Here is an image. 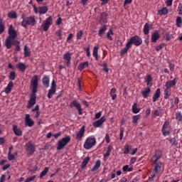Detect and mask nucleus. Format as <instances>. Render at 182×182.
<instances>
[{"instance_id": "6", "label": "nucleus", "mask_w": 182, "mask_h": 182, "mask_svg": "<svg viewBox=\"0 0 182 182\" xmlns=\"http://www.w3.org/2000/svg\"><path fill=\"white\" fill-rule=\"evenodd\" d=\"M94 146H96V138L93 136L87 137L84 143V149L89 150Z\"/></svg>"}, {"instance_id": "29", "label": "nucleus", "mask_w": 182, "mask_h": 182, "mask_svg": "<svg viewBox=\"0 0 182 182\" xmlns=\"http://www.w3.org/2000/svg\"><path fill=\"white\" fill-rule=\"evenodd\" d=\"M48 11H49V9L46 6H40L38 8V14L40 15H43V14H46V12H48Z\"/></svg>"}, {"instance_id": "18", "label": "nucleus", "mask_w": 182, "mask_h": 182, "mask_svg": "<svg viewBox=\"0 0 182 182\" xmlns=\"http://www.w3.org/2000/svg\"><path fill=\"white\" fill-rule=\"evenodd\" d=\"M85 126H82L80 131L77 132V134H76V139L77 140H82V138L85 136Z\"/></svg>"}, {"instance_id": "40", "label": "nucleus", "mask_w": 182, "mask_h": 182, "mask_svg": "<svg viewBox=\"0 0 182 182\" xmlns=\"http://www.w3.org/2000/svg\"><path fill=\"white\" fill-rule=\"evenodd\" d=\"M130 150H132V146L129 144H125L123 150L124 154H129Z\"/></svg>"}, {"instance_id": "25", "label": "nucleus", "mask_w": 182, "mask_h": 182, "mask_svg": "<svg viewBox=\"0 0 182 182\" xmlns=\"http://www.w3.org/2000/svg\"><path fill=\"white\" fill-rule=\"evenodd\" d=\"M106 31H107V26L103 25L101 26L98 31V35L102 38L105 33H106Z\"/></svg>"}, {"instance_id": "49", "label": "nucleus", "mask_w": 182, "mask_h": 182, "mask_svg": "<svg viewBox=\"0 0 182 182\" xmlns=\"http://www.w3.org/2000/svg\"><path fill=\"white\" fill-rule=\"evenodd\" d=\"M153 80V77H151V75H148L146 76V78L145 80V82H146L147 86L150 85V82Z\"/></svg>"}, {"instance_id": "22", "label": "nucleus", "mask_w": 182, "mask_h": 182, "mask_svg": "<svg viewBox=\"0 0 182 182\" xmlns=\"http://www.w3.org/2000/svg\"><path fill=\"white\" fill-rule=\"evenodd\" d=\"M13 132L14 134L18 137L22 136V130L18 128V125H13Z\"/></svg>"}, {"instance_id": "52", "label": "nucleus", "mask_w": 182, "mask_h": 182, "mask_svg": "<svg viewBox=\"0 0 182 182\" xmlns=\"http://www.w3.org/2000/svg\"><path fill=\"white\" fill-rule=\"evenodd\" d=\"M5 31V24L2 23V21H0V35H2L4 32Z\"/></svg>"}, {"instance_id": "21", "label": "nucleus", "mask_w": 182, "mask_h": 182, "mask_svg": "<svg viewBox=\"0 0 182 182\" xmlns=\"http://www.w3.org/2000/svg\"><path fill=\"white\" fill-rule=\"evenodd\" d=\"M12 87H14V82L9 81L7 86L5 87L4 92L6 95H9V93H11V91L12 90Z\"/></svg>"}, {"instance_id": "8", "label": "nucleus", "mask_w": 182, "mask_h": 182, "mask_svg": "<svg viewBox=\"0 0 182 182\" xmlns=\"http://www.w3.org/2000/svg\"><path fill=\"white\" fill-rule=\"evenodd\" d=\"M70 107H75L80 116H82V114H83V109H82V105H80V103H79L76 100H73L70 103Z\"/></svg>"}, {"instance_id": "44", "label": "nucleus", "mask_w": 182, "mask_h": 182, "mask_svg": "<svg viewBox=\"0 0 182 182\" xmlns=\"http://www.w3.org/2000/svg\"><path fill=\"white\" fill-rule=\"evenodd\" d=\"M161 159V155L156 154L153 156L151 161L152 162H161L159 160Z\"/></svg>"}, {"instance_id": "57", "label": "nucleus", "mask_w": 182, "mask_h": 182, "mask_svg": "<svg viewBox=\"0 0 182 182\" xmlns=\"http://www.w3.org/2000/svg\"><path fill=\"white\" fill-rule=\"evenodd\" d=\"M55 33L58 36L59 39L62 40V28H60L58 31H57Z\"/></svg>"}, {"instance_id": "35", "label": "nucleus", "mask_w": 182, "mask_h": 182, "mask_svg": "<svg viewBox=\"0 0 182 182\" xmlns=\"http://www.w3.org/2000/svg\"><path fill=\"white\" fill-rule=\"evenodd\" d=\"M31 56V49L28 46H24V58H29Z\"/></svg>"}, {"instance_id": "30", "label": "nucleus", "mask_w": 182, "mask_h": 182, "mask_svg": "<svg viewBox=\"0 0 182 182\" xmlns=\"http://www.w3.org/2000/svg\"><path fill=\"white\" fill-rule=\"evenodd\" d=\"M167 14H168V9H167V7H164L158 10V15H160L161 16H163V15H167Z\"/></svg>"}, {"instance_id": "11", "label": "nucleus", "mask_w": 182, "mask_h": 182, "mask_svg": "<svg viewBox=\"0 0 182 182\" xmlns=\"http://www.w3.org/2000/svg\"><path fill=\"white\" fill-rule=\"evenodd\" d=\"M178 82V77H176L173 80H171L166 82L165 87H166L167 89L171 90V88L173 86H176V85H177Z\"/></svg>"}, {"instance_id": "58", "label": "nucleus", "mask_w": 182, "mask_h": 182, "mask_svg": "<svg viewBox=\"0 0 182 182\" xmlns=\"http://www.w3.org/2000/svg\"><path fill=\"white\" fill-rule=\"evenodd\" d=\"M87 53V57L90 58V47L88 46L87 48L84 49Z\"/></svg>"}, {"instance_id": "43", "label": "nucleus", "mask_w": 182, "mask_h": 182, "mask_svg": "<svg viewBox=\"0 0 182 182\" xmlns=\"http://www.w3.org/2000/svg\"><path fill=\"white\" fill-rule=\"evenodd\" d=\"M55 93H56V90L50 88L48 90V95H47V97L48 99H52V96H53V95H55Z\"/></svg>"}, {"instance_id": "5", "label": "nucleus", "mask_w": 182, "mask_h": 182, "mask_svg": "<svg viewBox=\"0 0 182 182\" xmlns=\"http://www.w3.org/2000/svg\"><path fill=\"white\" fill-rule=\"evenodd\" d=\"M52 25H53V17L50 16L43 22L41 28L44 32H48Z\"/></svg>"}, {"instance_id": "64", "label": "nucleus", "mask_w": 182, "mask_h": 182, "mask_svg": "<svg viewBox=\"0 0 182 182\" xmlns=\"http://www.w3.org/2000/svg\"><path fill=\"white\" fill-rule=\"evenodd\" d=\"M150 113H151V109H150V108H148V109L145 111L146 117H149L150 116Z\"/></svg>"}, {"instance_id": "23", "label": "nucleus", "mask_w": 182, "mask_h": 182, "mask_svg": "<svg viewBox=\"0 0 182 182\" xmlns=\"http://www.w3.org/2000/svg\"><path fill=\"white\" fill-rule=\"evenodd\" d=\"M100 166H102V161H100V159H98L96 161L95 164L91 169V171L92 173H94V171H97V170H99V168H100Z\"/></svg>"}, {"instance_id": "60", "label": "nucleus", "mask_w": 182, "mask_h": 182, "mask_svg": "<svg viewBox=\"0 0 182 182\" xmlns=\"http://www.w3.org/2000/svg\"><path fill=\"white\" fill-rule=\"evenodd\" d=\"M165 4L166 6H171L173 5V0H166Z\"/></svg>"}, {"instance_id": "47", "label": "nucleus", "mask_w": 182, "mask_h": 182, "mask_svg": "<svg viewBox=\"0 0 182 182\" xmlns=\"http://www.w3.org/2000/svg\"><path fill=\"white\" fill-rule=\"evenodd\" d=\"M168 68L171 70V72H174V69L176 68V64H174L173 61H168Z\"/></svg>"}, {"instance_id": "36", "label": "nucleus", "mask_w": 182, "mask_h": 182, "mask_svg": "<svg viewBox=\"0 0 182 182\" xmlns=\"http://www.w3.org/2000/svg\"><path fill=\"white\" fill-rule=\"evenodd\" d=\"M19 43L20 42L18 41H14L12 43V45H14V46H16L14 48L15 52L18 53L21 50V46H19Z\"/></svg>"}, {"instance_id": "59", "label": "nucleus", "mask_w": 182, "mask_h": 182, "mask_svg": "<svg viewBox=\"0 0 182 182\" xmlns=\"http://www.w3.org/2000/svg\"><path fill=\"white\" fill-rule=\"evenodd\" d=\"M50 89L56 90V82H55V80H53L51 82Z\"/></svg>"}, {"instance_id": "34", "label": "nucleus", "mask_w": 182, "mask_h": 182, "mask_svg": "<svg viewBox=\"0 0 182 182\" xmlns=\"http://www.w3.org/2000/svg\"><path fill=\"white\" fill-rule=\"evenodd\" d=\"M98 50H99V46H95L93 48L92 56H94V58H95L96 60H99V56H98V55H97Z\"/></svg>"}, {"instance_id": "33", "label": "nucleus", "mask_w": 182, "mask_h": 182, "mask_svg": "<svg viewBox=\"0 0 182 182\" xmlns=\"http://www.w3.org/2000/svg\"><path fill=\"white\" fill-rule=\"evenodd\" d=\"M12 150H14V146H10L8 153V159L10 161H12V160H15V155L11 154Z\"/></svg>"}, {"instance_id": "27", "label": "nucleus", "mask_w": 182, "mask_h": 182, "mask_svg": "<svg viewBox=\"0 0 182 182\" xmlns=\"http://www.w3.org/2000/svg\"><path fill=\"white\" fill-rule=\"evenodd\" d=\"M130 48H132V46L129 43H127L125 48L121 50L120 55L124 56V55H126V53L129 52V49Z\"/></svg>"}, {"instance_id": "45", "label": "nucleus", "mask_w": 182, "mask_h": 182, "mask_svg": "<svg viewBox=\"0 0 182 182\" xmlns=\"http://www.w3.org/2000/svg\"><path fill=\"white\" fill-rule=\"evenodd\" d=\"M89 160H90V157L87 156L82 162L81 168H85L86 166H87V163H89Z\"/></svg>"}, {"instance_id": "53", "label": "nucleus", "mask_w": 182, "mask_h": 182, "mask_svg": "<svg viewBox=\"0 0 182 182\" xmlns=\"http://www.w3.org/2000/svg\"><path fill=\"white\" fill-rule=\"evenodd\" d=\"M176 119L178 122H182V114L181 112H176Z\"/></svg>"}, {"instance_id": "32", "label": "nucleus", "mask_w": 182, "mask_h": 182, "mask_svg": "<svg viewBox=\"0 0 182 182\" xmlns=\"http://www.w3.org/2000/svg\"><path fill=\"white\" fill-rule=\"evenodd\" d=\"M164 99H168V97L171 96V90L166 87L164 90Z\"/></svg>"}, {"instance_id": "9", "label": "nucleus", "mask_w": 182, "mask_h": 182, "mask_svg": "<svg viewBox=\"0 0 182 182\" xmlns=\"http://www.w3.org/2000/svg\"><path fill=\"white\" fill-rule=\"evenodd\" d=\"M67 68H70V62L72 60V53L67 52L63 55V58Z\"/></svg>"}, {"instance_id": "14", "label": "nucleus", "mask_w": 182, "mask_h": 182, "mask_svg": "<svg viewBox=\"0 0 182 182\" xmlns=\"http://www.w3.org/2000/svg\"><path fill=\"white\" fill-rule=\"evenodd\" d=\"M105 122H106V117H105V116H103L100 119L92 123V126L94 127H100V126H102V124H103V123H105Z\"/></svg>"}, {"instance_id": "1", "label": "nucleus", "mask_w": 182, "mask_h": 182, "mask_svg": "<svg viewBox=\"0 0 182 182\" xmlns=\"http://www.w3.org/2000/svg\"><path fill=\"white\" fill-rule=\"evenodd\" d=\"M39 80L38 75L33 76L31 80V87L32 93L30 95V99L28 102L27 109H32L36 105V92H38Z\"/></svg>"}, {"instance_id": "56", "label": "nucleus", "mask_w": 182, "mask_h": 182, "mask_svg": "<svg viewBox=\"0 0 182 182\" xmlns=\"http://www.w3.org/2000/svg\"><path fill=\"white\" fill-rule=\"evenodd\" d=\"M124 133V128L121 127L120 128V134H119V140H123Z\"/></svg>"}, {"instance_id": "61", "label": "nucleus", "mask_w": 182, "mask_h": 182, "mask_svg": "<svg viewBox=\"0 0 182 182\" xmlns=\"http://www.w3.org/2000/svg\"><path fill=\"white\" fill-rule=\"evenodd\" d=\"M163 48H164V44H161L156 47V50L159 52V50H161Z\"/></svg>"}, {"instance_id": "39", "label": "nucleus", "mask_w": 182, "mask_h": 182, "mask_svg": "<svg viewBox=\"0 0 182 182\" xmlns=\"http://www.w3.org/2000/svg\"><path fill=\"white\" fill-rule=\"evenodd\" d=\"M113 35H114V33H113V29L110 28L107 33V38L108 41H113V38L112 37Z\"/></svg>"}, {"instance_id": "51", "label": "nucleus", "mask_w": 182, "mask_h": 182, "mask_svg": "<svg viewBox=\"0 0 182 182\" xmlns=\"http://www.w3.org/2000/svg\"><path fill=\"white\" fill-rule=\"evenodd\" d=\"M82 36H83V31L80 30L77 32V41H80V39H82Z\"/></svg>"}, {"instance_id": "7", "label": "nucleus", "mask_w": 182, "mask_h": 182, "mask_svg": "<svg viewBox=\"0 0 182 182\" xmlns=\"http://www.w3.org/2000/svg\"><path fill=\"white\" fill-rule=\"evenodd\" d=\"M127 43L131 46V48L132 45L140 46L143 43V39L139 36H134L129 38Z\"/></svg>"}, {"instance_id": "19", "label": "nucleus", "mask_w": 182, "mask_h": 182, "mask_svg": "<svg viewBox=\"0 0 182 182\" xmlns=\"http://www.w3.org/2000/svg\"><path fill=\"white\" fill-rule=\"evenodd\" d=\"M50 79H49V76L48 75H44L42 78V83H43V86H44L46 87V89H48V87H49V84H50Z\"/></svg>"}, {"instance_id": "12", "label": "nucleus", "mask_w": 182, "mask_h": 182, "mask_svg": "<svg viewBox=\"0 0 182 182\" xmlns=\"http://www.w3.org/2000/svg\"><path fill=\"white\" fill-rule=\"evenodd\" d=\"M152 167L154 168V171L156 174H159L161 171V167H163V163L161 162H152Z\"/></svg>"}, {"instance_id": "48", "label": "nucleus", "mask_w": 182, "mask_h": 182, "mask_svg": "<svg viewBox=\"0 0 182 182\" xmlns=\"http://www.w3.org/2000/svg\"><path fill=\"white\" fill-rule=\"evenodd\" d=\"M16 77V73H15V71L10 72L9 79L10 80H15Z\"/></svg>"}, {"instance_id": "63", "label": "nucleus", "mask_w": 182, "mask_h": 182, "mask_svg": "<svg viewBox=\"0 0 182 182\" xmlns=\"http://www.w3.org/2000/svg\"><path fill=\"white\" fill-rule=\"evenodd\" d=\"M137 160V158L136 157H132L131 159H130V161H129V164H134L136 163Z\"/></svg>"}, {"instance_id": "17", "label": "nucleus", "mask_w": 182, "mask_h": 182, "mask_svg": "<svg viewBox=\"0 0 182 182\" xmlns=\"http://www.w3.org/2000/svg\"><path fill=\"white\" fill-rule=\"evenodd\" d=\"M159 39H160V33H159V31L157 30H156L151 34V41L152 43H156V42H157V41H159Z\"/></svg>"}, {"instance_id": "15", "label": "nucleus", "mask_w": 182, "mask_h": 182, "mask_svg": "<svg viewBox=\"0 0 182 182\" xmlns=\"http://www.w3.org/2000/svg\"><path fill=\"white\" fill-rule=\"evenodd\" d=\"M25 123L28 127H32V126L35 124V122H33V119H31V115H29V114H26Z\"/></svg>"}, {"instance_id": "54", "label": "nucleus", "mask_w": 182, "mask_h": 182, "mask_svg": "<svg viewBox=\"0 0 182 182\" xmlns=\"http://www.w3.org/2000/svg\"><path fill=\"white\" fill-rule=\"evenodd\" d=\"M161 108L158 107L154 112V116H160L161 113Z\"/></svg>"}, {"instance_id": "46", "label": "nucleus", "mask_w": 182, "mask_h": 182, "mask_svg": "<svg viewBox=\"0 0 182 182\" xmlns=\"http://www.w3.org/2000/svg\"><path fill=\"white\" fill-rule=\"evenodd\" d=\"M48 171H49V168L45 167L43 171L40 173V178L45 177L48 174Z\"/></svg>"}, {"instance_id": "41", "label": "nucleus", "mask_w": 182, "mask_h": 182, "mask_svg": "<svg viewBox=\"0 0 182 182\" xmlns=\"http://www.w3.org/2000/svg\"><path fill=\"white\" fill-rule=\"evenodd\" d=\"M139 120H140V114L134 115L132 117V123H134L136 126L139 124Z\"/></svg>"}, {"instance_id": "42", "label": "nucleus", "mask_w": 182, "mask_h": 182, "mask_svg": "<svg viewBox=\"0 0 182 182\" xmlns=\"http://www.w3.org/2000/svg\"><path fill=\"white\" fill-rule=\"evenodd\" d=\"M110 96H111L112 100H116V97H117V95H116V88L111 89Z\"/></svg>"}, {"instance_id": "20", "label": "nucleus", "mask_w": 182, "mask_h": 182, "mask_svg": "<svg viewBox=\"0 0 182 182\" xmlns=\"http://www.w3.org/2000/svg\"><path fill=\"white\" fill-rule=\"evenodd\" d=\"M107 16L109 15L106 12H102L100 15V23H107Z\"/></svg>"}, {"instance_id": "26", "label": "nucleus", "mask_w": 182, "mask_h": 182, "mask_svg": "<svg viewBox=\"0 0 182 182\" xmlns=\"http://www.w3.org/2000/svg\"><path fill=\"white\" fill-rule=\"evenodd\" d=\"M151 92V90L150 89V87H146L143 91H141V95H142L144 99H147V97H149Z\"/></svg>"}, {"instance_id": "13", "label": "nucleus", "mask_w": 182, "mask_h": 182, "mask_svg": "<svg viewBox=\"0 0 182 182\" xmlns=\"http://www.w3.org/2000/svg\"><path fill=\"white\" fill-rule=\"evenodd\" d=\"M170 123L168 121H166L164 122V124L162 126L161 132L163 136L166 137V136H168L170 134V131L168 130V126Z\"/></svg>"}, {"instance_id": "4", "label": "nucleus", "mask_w": 182, "mask_h": 182, "mask_svg": "<svg viewBox=\"0 0 182 182\" xmlns=\"http://www.w3.org/2000/svg\"><path fill=\"white\" fill-rule=\"evenodd\" d=\"M70 142V136H66L65 137L58 141L56 150H62Z\"/></svg>"}, {"instance_id": "16", "label": "nucleus", "mask_w": 182, "mask_h": 182, "mask_svg": "<svg viewBox=\"0 0 182 182\" xmlns=\"http://www.w3.org/2000/svg\"><path fill=\"white\" fill-rule=\"evenodd\" d=\"M151 29H153V24L150 23H146L144 26V35H149L150 33Z\"/></svg>"}, {"instance_id": "50", "label": "nucleus", "mask_w": 182, "mask_h": 182, "mask_svg": "<svg viewBox=\"0 0 182 182\" xmlns=\"http://www.w3.org/2000/svg\"><path fill=\"white\" fill-rule=\"evenodd\" d=\"M181 23H182L181 17L178 16V17L176 18V26H177L178 28H181Z\"/></svg>"}, {"instance_id": "62", "label": "nucleus", "mask_w": 182, "mask_h": 182, "mask_svg": "<svg viewBox=\"0 0 182 182\" xmlns=\"http://www.w3.org/2000/svg\"><path fill=\"white\" fill-rule=\"evenodd\" d=\"M178 15H182V6H181V4H179V5L178 6Z\"/></svg>"}, {"instance_id": "38", "label": "nucleus", "mask_w": 182, "mask_h": 182, "mask_svg": "<svg viewBox=\"0 0 182 182\" xmlns=\"http://www.w3.org/2000/svg\"><path fill=\"white\" fill-rule=\"evenodd\" d=\"M132 113L134 114H137V113H140V109L137 107V103H134L132 105Z\"/></svg>"}, {"instance_id": "55", "label": "nucleus", "mask_w": 182, "mask_h": 182, "mask_svg": "<svg viewBox=\"0 0 182 182\" xmlns=\"http://www.w3.org/2000/svg\"><path fill=\"white\" fill-rule=\"evenodd\" d=\"M171 146H177V140L176 139V137H173L169 140Z\"/></svg>"}, {"instance_id": "2", "label": "nucleus", "mask_w": 182, "mask_h": 182, "mask_svg": "<svg viewBox=\"0 0 182 182\" xmlns=\"http://www.w3.org/2000/svg\"><path fill=\"white\" fill-rule=\"evenodd\" d=\"M9 36L6 37L5 41V46L6 49L12 48V43L15 42V39L18 37V33L14 28L13 25H10L8 30Z\"/></svg>"}, {"instance_id": "3", "label": "nucleus", "mask_w": 182, "mask_h": 182, "mask_svg": "<svg viewBox=\"0 0 182 182\" xmlns=\"http://www.w3.org/2000/svg\"><path fill=\"white\" fill-rule=\"evenodd\" d=\"M21 18L23 21H21V26L25 28L26 29L28 26H35L36 25V19H35V16H30L28 17L25 18V14L21 15Z\"/></svg>"}, {"instance_id": "24", "label": "nucleus", "mask_w": 182, "mask_h": 182, "mask_svg": "<svg viewBox=\"0 0 182 182\" xmlns=\"http://www.w3.org/2000/svg\"><path fill=\"white\" fill-rule=\"evenodd\" d=\"M160 95H161V91H160V88H158L156 90L152 97V100L154 103L157 102V100L159 99V97H160Z\"/></svg>"}, {"instance_id": "31", "label": "nucleus", "mask_w": 182, "mask_h": 182, "mask_svg": "<svg viewBox=\"0 0 182 182\" xmlns=\"http://www.w3.org/2000/svg\"><path fill=\"white\" fill-rule=\"evenodd\" d=\"M16 68L18 69L20 72H25V70H26V65L23 63H18L16 65Z\"/></svg>"}, {"instance_id": "37", "label": "nucleus", "mask_w": 182, "mask_h": 182, "mask_svg": "<svg viewBox=\"0 0 182 182\" xmlns=\"http://www.w3.org/2000/svg\"><path fill=\"white\" fill-rule=\"evenodd\" d=\"M7 16H8V18H10L11 19H16V18H18V15L16 14V12L14 11L9 12Z\"/></svg>"}, {"instance_id": "10", "label": "nucleus", "mask_w": 182, "mask_h": 182, "mask_svg": "<svg viewBox=\"0 0 182 182\" xmlns=\"http://www.w3.org/2000/svg\"><path fill=\"white\" fill-rule=\"evenodd\" d=\"M26 150L27 151V156H32L35 153V145L28 142L26 144Z\"/></svg>"}, {"instance_id": "28", "label": "nucleus", "mask_w": 182, "mask_h": 182, "mask_svg": "<svg viewBox=\"0 0 182 182\" xmlns=\"http://www.w3.org/2000/svg\"><path fill=\"white\" fill-rule=\"evenodd\" d=\"M85 68H89V62L88 61H85V62L80 63L77 67V69H78V70H80V72H82V70H83V69H85Z\"/></svg>"}]
</instances>
